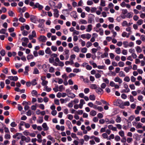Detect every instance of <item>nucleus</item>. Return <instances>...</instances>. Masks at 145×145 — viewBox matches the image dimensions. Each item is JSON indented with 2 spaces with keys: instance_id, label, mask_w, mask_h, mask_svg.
I'll return each mask as SVG.
<instances>
[{
  "instance_id": "nucleus-4",
  "label": "nucleus",
  "mask_w": 145,
  "mask_h": 145,
  "mask_svg": "<svg viewBox=\"0 0 145 145\" xmlns=\"http://www.w3.org/2000/svg\"><path fill=\"white\" fill-rule=\"evenodd\" d=\"M37 37V35L35 31L33 30L32 32L31 35H29L28 36V37L30 40H31L33 38H36Z\"/></svg>"
},
{
  "instance_id": "nucleus-33",
  "label": "nucleus",
  "mask_w": 145,
  "mask_h": 145,
  "mask_svg": "<svg viewBox=\"0 0 145 145\" xmlns=\"http://www.w3.org/2000/svg\"><path fill=\"white\" fill-rule=\"evenodd\" d=\"M87 50L88 49L87 48L84 47L81 48V51L82 53H85L87 52Z\"/></svg>"
},
{
  "instance_id": "nucleus-16",
  "label": "nucleus",
  "mask_w": 145,
  "mask_h": 145,
  "mask_svg": "<svg viewBox=\"0 0 145 145\" xmlns=\"http://www.w3.org/2000/svg\"><path fill=\"white\" fill-rule=\"evenodd\" d=\"M30 18L31 21L34 23L36 22V16L34 15H32L30 16Z\"/></svg>"
},
{
  "instance_id": "nucleus-43",
  "label": "nucleus",
  "mask_w": 145,
  "mask_h": 145,
  "mask_svg": "<svg viewBox=\"0 0 145 145\" xmlns=\"http://www.w3.org/2000/svg\"><path fill=\"white\" fill-rule=\"evenodd\" d=\"M31 84L32 86H35L37 84V80L36 79L32 80L31 82Z\"/></svg>"
},
{
  "instance_id": "nucleus-26",
  "label": "nucleus",
  "mask_w": 145,
  "mask_h": 145,
  "mask_svg": "<svg viewBox=\"0 0 145 145\" xmlns=\"http://www.w3.org/2000/svg\"><path fill=\"white\" fill-rule=\"evenodd\" d=\"M121 121V117L119 115H117L116 119V122L117 123H120Z\"/></svg>"
},
{
  "instance_id": "nucleus-54",
  "label": "nucleus",
  "mask_w": 145,
  "mask_h": 145,
  "mask_svg": "<svg viewBox=\"0 0 145 145\" xmlns=\"http://www.w3.org/2000/svg\"><path fill=\"white\" fill-rule=\"evenodd\" d=\"M51 49L52 51L55 52L57 50V47L54 46H52Z\"/></svg>"
},
{
  "instance_id": "nucleus-23",
  "label": "nucleus",
  "mask_w": 145,
  "mask_h": 145,
  "mask_svg": "<svg viewBox=\"0 0 145 145\" xmlns=\"http://www.w3.org/2000/svg\"><path fill=\"white\" fill-rule=\"evenodd\" d=\"M121 102V100L119 99H117L114 102V105L116 106H118L120 104V102Z\"/></svg>"
},
{
  "instance_id": "nucleus-59",
  "label": "nucleus",
  "mask_w": 145,
  "mask_h": 145,
  "mask_svg": "<svg viewBox=\"0 0 145 145\" xmlns=\"http://www.w3.org/2000/svg\"><path fill=\"white\" fill-rule=\"evenodd\" d=\"M19 21L22 23H24L25 22V20L24 18L20 17L19 19Z\"/></svg>"
},
{
  "instance_id": "nucleus-61",
  "label": "nucleus",
  "mask_w": 145,
  "mask_h": 145,
  "mask_svg": "<svg viewBox=\"0 0 145 145\" xmlns=\"http://www.w3.org/2000/svg\"><path fill=\"white\" fill-rule=\"evenodd\" d=\"M106 86V84L104 83L102 84L101 85V88L103 89H105Z\"/></svg>"
},
{
  "instance_id": "nucleus-58",
  "label": "nucleus",
  "mask_w": 145,
  "mask_h": 145,
  "mask_svg": "<svg viewBox=\"0 0 145 145\" xmlns=\"http://www.w3.org/2000/svg\"><path fill=\"white\" fill-rule=\"evenodd\" d=\"M124 80L125 82H129L130 80V78L129 76H126L124 78Z\"/></svg>"
},
{
  "instance_id": "nucleus-10",
  "label": "nucleus",
  "mask_w": 145,
  "mask_h": 145,
  "mask_svg": "<svg viewBox=\"0 0 145 145\" xmlns=\"http://www.w3.org/2000/svg\"><path fill=\"white\" fill-rule=\"evenodd\" d=\"M124 87L125 88V89L123 90L121 92L128 93L130 91V89L128 88V86L127 84H125Z\"/></svg>"
},
{
  "instance_id": "nucleus-45",
  "label": "nucleus",
  "mask_w": 145,
  "mask_h": 145,
  "mask_svg": "<svg viewBox=\"0 0 145 145\" xmlns=\"http://www.w3.org/2000/svg\"><path fill=\"white\" fill-rule=\"evenodd\" d=\"M126 17L129 18H132L133 17V13L131 12L128 13L126 15Z\"/></svg>"
},
{
  "instance_id": "nucleus-8",
  "label": "nucleus",
  "mask_w": 145,
  "mask_h": 145,
  "mask_svg": "<svg viewBox=\"0 0 145 145\" xmlns=\"http://www.w3.org/2000/svg\"><path fill=\"white\" fill-rule=\"evenodd\" d=\"M97 71L98 73L95 74V76L96 78H98L101 77V74H103V72L101 70H97Z\"/></svg>"
},
{
  "instance_id": "nucleus-36",
  "label": "nucleus",
  "mask_w": 145,
  "mask_h": 145,
  "mask_svg": "<svg viewBox=\"0 0 145 145\" xmlns=\"http://www.w3.org/2000/svg\"><path fill=\"white\" fill-rule=\"evenodd\" d=\"M33 73L34 74H37L39 73V70L36 68H35L34 69Z\"/></svg>"
},
{
  "instance_id": "nucleus-25",
  "label": "nucleus",
  "mask_w": 145,
  "mask_h": 145,
  "mask_svg": "<svg viewBox=\"0 0 145 145\" xmlns=\"http://www.w3.org/2000/svg\"><path fill=\"white\" fill-rule=\"evenodd\" d=\"M79 23L81 24H86L88 23V22L86 20L82 19L80 20Z\"/></svg>"
},
{
  "instance_id": "nucleus-56",
  "label": "nucleus",
  "mask_w": 145,
  "mask_h": 145,
  "mask_svg": "<svg viewBox=\"0 0 145 145\" xmlns=\"http://www.w3.org/2000/svg\"><path fill=\"white\" fill-rule=\"evenodd\" d=\"M38 54L39 55L43 56L44 55V50H40L39 51Z\"/></svg>"
},
{
  "instance_id": "nucleus-32",
  "label": "nucleus",
  "mask_w": 145,
  "mask_h": 145,
  "mask_svg": "<svg viewBox=\"0 0 145 145\" xmlns=\"http://www.w3.org/2000/svg\"><path fill=\"white\" fill-rule=\"evenodd\" d=\"M89 99L92 101H94L95 99V97L94 95H90L89 96Z\"/></svg>"
},
{
  "instance_id": "nucleus-24",
  "label": "nucleus",
  "mask_w": 145,
  "mask_h": 145,
  "mask_svg": "<svg viewBox=\"0 0 145 145\" xmlns=\"http://www.w3.org/2000/svg\"><path fill=\"white\" fill-rule=\"evenodd\" d=\"M29 67L28 66H25V71L24 72V74H25L28 75V72L29 71Z\"/></svg>"
},
{
  "instance_id": "nucleus-27",
  "label": "nucleus",
  "mask_w": 145,
  "mask_h": 145,
  "mask_svg": "<svg viewBox=\"0 0 145 145\" xmlns=\"http://www.w3.org/2000/svg\"><path fill=\"white\" fill-rule=\"evenodd\" d=\"M132 68V66L125 67L124 69V71L126 72H129L130 70Z\"/></svg>"
},
{
  "instance_id": "nucleus-62",
  "label": "nucleus",
  "mask_w": 145,
  "mask_h": 145,
  "mask_svg": "<svg viewBox=\"0 0 145 145\" xmlns=\"http://www.w3.org/2000/svg\"><path fill=\"white\" fill-rule=\"evenodd\" d=\"M22 34L24 36H26L28 34V32L26 30H24L22 32Z\"/></svg>"
},
{
  "instance_id": "nucleus-9",
  "label": "nucleus",
  "mask_w": 145,
  "mask_h": 145,
  "mask_svg": "<svg viewBox=\"0 0 145 145\" xmlns=\"http://www.w3.org/2000/svg\"><path fill=\"white\" fill-rule=\"evenodd\" d=\"M54 13L53 14L54 16L56 18H57L59 16V11L57 9H53Z\"/></svg>"
},
{
  "instance_id": "nucleus-17",
  "label": "nucleus",
  "mask_w": 145,
  "mask_h": 145,
  "mask_svg": "<svg viewBox=\"0 0 145 145\" xmlns=\"http://www.w3.org/2000/svg\"><path fill=\"white\" fill-rule=\"evenodd\" d=\"M76 14L77 13L76 11H73L71 13L70 15L72 17H73L76 19L77 18V16Z\"/></svg>"
},
{
  "instance_id": "nucleus-55",
  "label": "nucleus",
  "mask_w": 145,
  "mask_h": 145,
  "mask_svg": "<svg viewBox=\"0 0 145 145\" xmlns=\"http://www.w3.org/2000/svg\"><path fill=\"white\" fill-rule=\"evenodd\" d=\"M58 89L59 88L58 85H56L55 86V87L53 88V90L56 92L58 91H59V90Z\"/></svg>"
},
{
  "instance_id": "nucleus-15",
  "label": "nucleus",
  "mask_w": 145,
  "mask_h": 145,
  "mask_svg": "<svg viewBox=\"0 0 145 145\" xmlns=\"http://www.w3.org/2000/svg\"><path fill=\"white\" fill-rule=\"evenodd\" d=\"M42 126L43 128V130L44 131H47L49 129V127H48L47 124L46 123H43L42 124Z\"/></svg>"
},
{
  "instance_id": "nucleus-30",
  "label": "nucleus",
  "mask_w": 145,
  "mask_h": 145,
  "mask_svg": "<svg viewBox=\"0 0 145 145\" xmlns=\"http://www.w3.org/2000/svg\"><path fill=\"white\" fill-rule=\"evenodd\" d=\"M97 86L95 84H92L90 85V87L92 89H96L97 88Z\"/></svg>"
},
{
  "instance_id": "nucleus-46",
  "label": "nucleus",
  "mask_w": 145,
  "mask_h": 145,
  "mask_svg": "<svg viewBox=\"0 0 145 145\" xmlns=\"http://www.w3.org/2000/svg\"><path fill=\"white\" fill-rule=\"evenodd\" d=\"M121 50L120 48L118 47L116 48L115 52L117 54H120L121 53Z\"/></svg>"
},
{
  "instance_id": "nucleus-41",
  "label": "nucleus",
  "mask_w": 145,
  "mask_h": 145,
  "mask_svg": "<svg viewBox=\"0 0 145 145\" xmlns=\"http://www.w3.org/2000/svg\"><path fill=\"white\" fill-rule=\"evenodd\" d=\"M92 44L90 41H88L86 44V46L87 48H88L92 46Z\"/></svg>"
},
{
  "instance_id": "nucleus-29",
  "label": "nucleus",
  "mask_w": 145,
  "mask_h": 145,
  "mask_svg": "<svg viewBox=\"0 0 145 145\" xmlns=\"http://www.w3.org/2000/svg\"><path fill=\"white\" fill-rule=\"evenodd\" d=\"M129 123H130V124H131V123L130 122V123L129 122L128 123V125L127 126L126 125H123L122 126L123 129L125 130H127L128 129H129Z\"/></svg>"
},
{
  "instance_id": "nucleus-57",
  "label": "nucleus",
  "mask_w": 145,
  "mask_h": 145,
  "mask_svg": "<svg viewBox=\"0 0 145 145\" xmlns=\"http://www.w3.org/2000/svg\"><path fill=\"white\" fill-rule=\"evenodd\" d=\"M6 31V29H2L0 30V33L5 34Z\"/></svg>"
},
{
  "instance_id": "nucleus-20",
  "label": "nucleus",
  "mask_w": 145,
  "mask_h": 145,
  "mask_svg": "<svg viewBox=\"0 0 145 145\" xmlns=\"http://www.w3.org/2000/svg\"><path fill=\"white\" fill-rule=\"evenodd\" d=\"M67 96L68 97L72 99L74 98L76 96L75 95L71 92H69V93H68Z\"/></svg>"
},
{
  "instance_id": "nucleus-19",
  "label": "nucleus",
  "mask_w": 145,
  "mask_h": 145,
  "mask_svg": "<svg viewBox=\"0 0 145 145\" xmlns=\"http://www.w3.org/2000/svg\"><path fill=\"white\" fill-rule=\"evenodd\" d=\"M45 51V53L47 54L50 55L52 53V52L49 47H47Z\"/></svg>"
},
{
  "instance_id": "nucleus-18",
  "label": "nucleus",
  "mask_w": 145,
  "mask_h": 145,
  "mask_svg": "<svg viewBox=\"0 0 145 145\" xmlns=\"http://www.w3.org/2000/svg\"><path fill=\"white\" fill-rule=\"evenodd\" d=\"M92 25L91 24H89L87 26V28L86 30L87 32H90L92 29Z\"/></svg>"
},
{
  "instance_id": "nucleus-38",
  "label": "nucleus",
  "mask_w": 145,
  "mask_h": 145,
  "mask_svg": "<svg viewBox=\"0 0 145 145\" xmlns=\"http://www.w3.org/2000/svg\"><path fill=\"white\" fill-rule=\"evenodd\" d=\"M143 124L141 123H138L136 126V128L137 129L140 128L142 127Z\"/></svg>"
},
{
  "instance_id": "nucleus-37",
  "label": "nucleus",
  "mask_w": 145,
  "mask_h": 145,
  "mask_svg": "<svg viewBox=\"0 0 145 145\" xmlns=\"http://www.w3.org/2000/svg\"><path fill=\"white\" fill-rule=\"evenodd\" d=\"M93 21L94 19L93 18L90 17H88V23L91 24L93 22Z\"/></svg>"
},
{
  "instance_id": "nucleus-49",
  "label": "nucleus",
  "mask_w": 145,
  "mask_h": 145,
  "mask_svg": "<svg viewBox=\"0 0 145 145\" xmlns=\"http://www.w3.org/2000/svg\"><path fill=\"white\" fill-rule=\"evenodd\" d=\"M23 133L24 135L26 136L29 135H31V134L28 130H25L24 131Z\"/></svg>"
},
{
  "instance_id": "nucleus-3",
  "label": "nucleus",
  "mask_w": 145,
  "mask_h": 145,
  "mask_svg": "<svg viewBox=\"0 0 145 145\" xmlns=\"http://www.w3.org/2000/svg\"><path fill=\"white\" fill-rule=\"evenodd\" d=\"M38 40L42 42H45L47 40L46 37L44 35H40L38 38Z\"/></svg>"
},
{
  "instance_id": "nucleus-53",
  "label": "nucleus",
  "mask_w": 145,
  "mask_h": 145,
  "mask_svg": "<svg viewBox=\"0 0 145 145\" xmlns=\"http://www.w3.org/2000/svg\"><path fill=\"white\" fill-rule=\"evenodd\" d=\"M8 14L10 16L13 17L14 14L12 11L11 10H9L8 11Z\"/></svg>"
},
{
  "instance_id": "nucleus-48",
  "label": "nucleus",
  "mask_w": 145,
  "mask_h": 145,
  "mask_svg": "<svg viewBox=\"0 0 145 145\" xmlns=\"http://www.w3.org/2000/svg\"><path fill=\"white\" fill-rule=\"evenodd\" d=\"M119 75L120 77H124L125 76V75L124 72L122 71H121L119 73Z\"/></svg>"
},
{
  "instance_id": "nucleus-50",
  "label": "nucleus",
  "mask_w": 145,
  "mask_h": 145,
  "mask_svg": "<svg viewBox=\"0 0 145 145\" xmlns=\"http://www.w3.org/2000/svg\"><path fill=\"white\" fill-rule=\"evenodd\" d=\"M105 2L104 0H101L100 5L102 7H105Z\"/></svg>"
},
{
  "instance_id": "nucleus-34",
  "label": "nucleus",
  "mask_w": 145,
  "mask_h": 145,
  "mask_svg": "<svg viewBox=\"0 0 145 145\" xmlns=\"http://www.w3.org/2000/svg\"><path fill=\"white\" fill-rule=\"evenodd\" d=\"M49 5L51 7H55L56 8V7L55 6L56 5V3L55 2L53 1H51L49 3Z\"/></svg>"
},
{
  "instance_id": "nucleus-6",
  "label": "nucleus",
  "mask_w": 145,
  "mask_h": 145,
  "mask_svg": "<svg viewBox=\"0 0 145 145\" xmlns=\"http://www.w3.org/2000/svg\"><path fill=\"white\" fill-rule=\"evenodd\" d=\"M95 91L98 94L101 95L103 94L104 93L103 89H102L99 87H97L95 90Z\"/></svg>"
},
{
  "instance_id": "nucleus-12",
  "label": "nucleus",
  "mask_w": 145,
  "mask_h": 145,
  "mask_svg": "<svg viewBox=\"0 0 145 145\" xmlns=\"http://www.w3.org/2000/svg\"><path fill=\"white\" fill-rule=\"evenodd\" d=\"M8 78L11 80L15 81H17L18 79V78L17 76H10L8 77Z\"/></svg>"
},
{
  "instance_id": "nucleus-63",
  "label": "nucleus",
  "mask_w": 145,
  "mask_h": 145,
  "mask_svg": "<svg viewBox=\"0 0 145 145\" xmlns=\"http://www.w3.org/2000/svg\"><path fill=\"white\" fill-rule=\"evenodd\" d=\"M118 64L119 67H123L125 65L124 63L122 61H120L119 62Z\"/></svg>"
},
{
  "instance_id": "nucleus-40",
  "label": "nucleus",
  "mask_w": 145,
  "mask_h": 145,
  "mask_svg": "<svg viewBox=\"0 0 145 145\" xmlns=\"http://www.w3.org/2000/svg\"><path fill=\"white\" fill-rule=\"evenodd\" d=\"M37 104H35L34 105H32L31 107V109L32 110H35L37 108Z\"/></svg>"
},
{
  "instance_id": "nucleus-44",
  "label": "nucleus",
  "mask_w": 145,
  "mask_h": 145,
  "mask_svg": "<svg viewBox=\"0 0 145 145\" xmlns=\"http://www.w3.org/2000/svg\"><path fill=\"white\" fill-rule=\"evenodd\" d=\"M83 113V111L82 110H80L76 111V112L75 113V114L79 115H82Z\"/></svg>"
},
{
  "instance_id": "nucleus-14",
  "label": "nucleus",
  "mask_w": 145,
  "mask_h": 145,
  "mask_svg": "<svg viewBox=\"0 0 145 145\" xmlns=\"http://www.w3.org/2000/svg\"><path fill=\"white\" fill-rule=\"evenodd\" d=\"M114 80L115 82H118L119 84H121L122 82V80L118 76L116 77L114 79Z\"/></svg>"
},
{
  "instance_id": "nucleus-64",
  "label": "nucleus",
  "mask_w": 145,
  "mask_h": 145,
  "mask_svg": "<svg viewBox=\"0 0 145 145\" xmlns=\"http://www.w3.org/2000/svg\"><path fill=\"white\" fill-rule=\"evenodd\" d=\"M140 39L143 41L145 42V36L144 35H142L140 36Z\"/></svg>"
},
{
  "instance_id": "nucleus-51",
  "label": "nucleus",
  "mask_w": 145,
  "mask_h": 145,
  "mask_svg": "<svg viewBox=\"0 0 145 145\" xmlns=\"http://www.w3.org/2000/svg\"><path fill=\"white\" fill-rule=\"evenodd\" d=\"M37 92L35 90H33L31 92V94L33 96L37 95Z\"/></svg>"
},
{
  "instance_id": "nucleus-11",
  "label": "nucleus",
  "mask_w": 145,
  "mask_h": 145,
  "mask_svg": "<svg viewBox=\"0 0 145 145\" xmlns=\"http://www.w3.org/2000/svg\"><path fill=\"white\" fill-rule=\"evenodd\" d=\"M55 60L56 62L59 63V65H60V67H62L64 66V63L62 61H60L58 57H57L56 58Z\"/></svg>"
},
{
  "instance_id": "nucleus-1",
  "label": "nucleus",
  "mask_w": 145,
  "mask_h": 145,
  "mask_svg": "<svg viewBox=\"0 0 145 145\" xmlns=\"http://www.w3.org/2000/svg\"><path fill=\"white\" fill-rule=\"evenodd\" d=\"M29 5L31 7H32V8L33 9L37 8L39 10H42L43 8V7L38 3H36L35 4L34 2L31 1L29 2Z\"/></svg>"
},
{
  "instance_id": "nucleus-60",
  "label": "nucleus",
  "mask_w": 145,
  "mask_h": 145,
  "mask_svg": "<svg viewBox=\"0 0 145 145\" xmlns=\"http://www.w3.org/2000/svg\"><path fill=\"white\" fill-rule=\"evenodd\" d=\"M44 88L46 89V91L47 92H50L51 91V88H48L47 86H45Z\"/></svg>"
},
{
  "instance_id": "nucleus-52",
  "label": "nucleus",
  "mask_w": 145,
  "mask_h": 145,
  "mask_svg": "<svg viewBox=\"0 0 145 145\" xmlns=\"http://www.w3.org/2000/svg\"><path fill=\"white\" fill-rule=\"evenodd\" d=\"M123 45L125 48H127L128 47L129 43L127 41H125L123 42Z\"/></svg>"
},
{
  "instance_id": "nucleus-13",
  "label": "nucleus",
  "mask_w": 145,
  "mask_h": 145,
  "mask_svg": "<svg viewBox=\"0 0 145 145\" xmlns=\"http://www.w3.org/2000/svg\"><path fill=\"white\" fill-rule=\"evenodd\" d=\"M142 108L140 106H137L136 108V109L135 110V112L136 114H139V111L142 109Z\"/></svg>"
},
{
  "instance_id": "nucleus-5",
  "label": "nucleus",
  "mask_w": 145,
  "mask_h": 145,
  "mask_svg": "<svg viewBox=\"0 0 145 145\" xmlns=\"http://www.w3.org/2000/svg\"><path fill=\"white\" fill-rule=\"evenodd\" d=\"M21 137H18L17 138L19 139L21 138ZM22 140L25 141L26 142H29L30 140V139L29 137H21Z\"/></svg>"
},
{
  "instance_id": "nucleus-31",
  "label": "nucleus",
  "mask_w": 145,
  "mask_h": 145,
  "mask_svg": "<svg viewBox=\"0 0 145 145\" xmlns=\"http://www.w3.org/2000/svg\"><path fill=\"white\" fill-rule=\"evenodd\" d=\"M136 49L138 53H141L142 51V50L139 46H137L136 47Z\"/></svg>"
},
{
  "instance_id": "nucleus-28",
  "label": "nucleus",
  "mask_w": 145,
  "mask_h": 145,
  "mask_svg": "<svg viewBox=\"0 0 145 145\" xmlns=\"http://www.w3.org/2000/svg\"><path fill=\"white\" fill-rule=\"evenodd\" d=\"M97 114L96 112L94 110H91L90 112V115L94 116H95Z\"/></svg>"
},
{
  "instance_id": "nucleus-47",
  "label": "nucleus",
  "mask_w": 145,
  "mask_h": 145,
  "mask_svg": "<svg viewBox=\"0 0 145 145\" xmlns=\"http://www.w3.org/2000/svg\"><path fill=\"white\" fill-rule=\"evenodd\" d=\"M71 88L73 90L74 89L76 90L78 89V86L76 85H75L73 86H71Z\"/></svg>"
},
{
  "instance_id": "nucleus-7",
  "label": "nucleus",
  "mask_w": 145,
  "mask_h": 145,
  "mask_svg": "<svg viewBox=\"0 0 145 145\" xmlns=\"http://www.w3.org/2000/svg\"><path fill=\"white\" fill-rule=\"evenodd\" d=\"M105 122L106 124H114L115 123V121L112 119L111 118L109 120L108 118L105 119Z\"/></svg>"
},
{
  "instance_id": "nucleus-22",
  "label": "nucleus",
  "mask_w": 145,
  "mask_h": 145,
  "mask_svg": "<svg viewBox=\"0 0 145 145\" xmlns=\"http://www.w3.org/2000/svg\"><path fill=\"white\" fill-rule=\"evenodd\" d=\"M73 50L75 52L78 53L80 52V48L78 46H76L73 47Z\"/></svg>"
},
{
  "instance_id": "nucleus-2",
  "label": "nucleus",
  "mask_w": 145,
  "mask_h": 145,
  "mask_svg": "<svg viewBox=\"0 0 145 145\" xmlns=\"http://www.w3.org/2000/svg\"><path fill=\"white\" fill-rule=\"evenodd\" d=\"M69 50L67 49H65L64 50L63 54L65 56V59L67 60L69 57Z\"/></svg>"
},
{
  "instance_id": "nucleus-21",
  "label": "nucleus",
  "mask_w": 145,
  "mask_h": 145,
  "mask_svg": "<svg viewBox=\"0 0 145 145\" xmlns=\"http://www.w3.org/2000/svg\"><path fill=\"white\" fill-rule=\"evenodd\" d=\"M5 131L7 133L5 135V136H10V132L8 128L5 127H4Z\"/></svg>"
},
{
  "instance_id": "nucleus-39",
  "label": "nucleus",
  "mask_w": 145,
  "mask_h": 145,
  "mask_svg": "<svg viewBox=\"0 0 145 145\" xmlns=\"http://www.w3.org/2000/svg\"><path fill=\"white\" fill-rule=\"evenodd\" d=\"M108 54L107 52H105L103 54H102L101 56V57L102 58H104L108 57Z\"/></svg>"
},
{
  "instance_id": "nucleus-42",
  "label": "nucleus",
  "mask_w": 145,
  "mask_h": 145,
  "mask_svg": "<svg viewBox=\"0 0 145 145\" xmlns=\"http://www.w3.org/2000/svg\"><path fill=\"white\" fill-rule=\"evenodd\" d=\"M130 105V103L128 101H126L123 103V104L122 105V106H129Z\"/></svg>"
},
{
  "instance_id": "nucleus-35",
  "label": "nucleus",
  "mask_w": 145,
  "mask_h": 145,
  "mask_svg": "<svg viewBox=\"0 0 145 145\" xmlns=\"http://www.w3.org/2000/svg\"><path fill=\"white\" fill-rule=\"evenodd\" d=\"M28 60L31 59H33L34 58V56L32 54L28 55L27 57Z\"/></svg>"
}]
</instances>
